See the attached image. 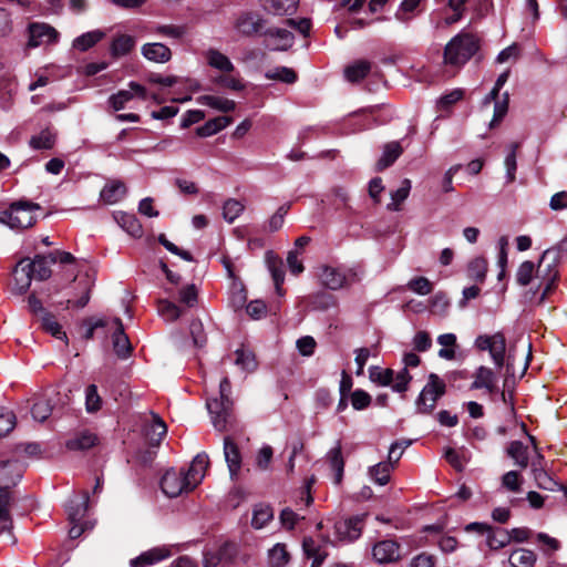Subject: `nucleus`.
I'll list each match as a JSON object with an SVG mask.
<instances>
[{"label":"nucleus","instance_id":"1","mask_svg":"<svg viewBox=\"0 0 567 567\" xmlns=\"http://www.w3.org/2000/svg\"><path fill=\"white\" fill-rule=\"evenodd\" d=\"M56 262L54 252L48 256L37 255L33 260L28 258L20 260L13 269L14 285L12 290L22 295L31 286L32 279L47 280L51 276L50 266Z\"/></svg>","mask_w":567,"mask_h":567},{"label":"nucleus","instance_id":"2","mask_svg":"<svg viewBox=\"0 0 567 567\" xmlns=\"http://www.w3.org/2000/svg\"><path fill=\"white\" fill-rule=\"evenodd\" d=\"M559 249L548 248L535 267L536 288L534 295H539L538 303H543L557 286L559 278Z\"/></svg>","mask_w":567,"mask_h":567},{"label":"nucleus","instance_id":"3","mask_svg":"<svg viewBox=\"0 0 567 567\" xmlns=\"http://www.w3.org/2000/svg\"><path fill=\"white\" fill-rule=\"evenodd\" d=\"M231 384L227 377L223 378L219 384L218 398H213L207 401L206 406L210 414L212 423L214 427L224 432L227 431L228 426L233 424L234 403L230 399Z\"/></svg>","mask_w":567,"mask_h":567},{"label":"nucleus","instance_id":"4","mask_svg":"<svg viewBox=\"0 0 567 567\" xmlns=\"http://www.w3.org/2000/svg\"><path fill=\"white\" fill-rule=\"evenodd\" d=\"M478 50L476 38L470 33H458L444 49V62L450 65H464Z\"/></svg>","mask_w":567,"mask_h":567},{"label":"nucleus","instance_id":"5","mask_svg":"<svg viewBox=\"0 0 567 567\" xmlns=\"http://www.w3.org/2000/svg\"><path fill=\"white\" fill-rule=\"evenodd\" d=\"M446 392L445 382L435 373H430L427 382L419 394L415 405L417 413L430 414L437 400Z\"/></svg>","mask_w":567,"mask_h":567},{"label":"nucleus","instance_id":"6","mask_svg":"<svg viewBox=\"0 0 567 567\" xmlns=\"http://www.w3.org/2000/svg\"><path fill=\"white\" fill-rule=\"evenodd\" d=\"M39 208V205L28 202L13 203L0 218V221L7 224L10 228L23 229L31 227L35 223L33 210Z\"/></svg>","mask_w":567,"mask_h":567},{"label":"nucleus","instance_id":"7","mask_svg":"<svg viewBox=\"0 0 567 567\" xmlns=\"http://www.w3.org/2000/svg\"><path fill=\"white\" fill-rule=\"evenodd\" d=\"M161 487L165 495L168 497H177L183 493H188L194 489L190 485L185 471L168 470L162 477Z\"/></svg>","mask_w":567,"mask_h":567},{"label":"nucleus","instance_id":"8","mask_svg":"<svg viewBox=\"0 0 567 567\" xmlns=\"http://www.w3.org/2000/svg\"><path fill=\"white\" fill-rule=\"evenodd\" d=\"M234 27L244 37L260 35L265 32L266 20L257 12L246 11L236 18Z\"/></svg>","mask_w":567,"mask_h":567},{"label":"nucleus","instance_id":"9","mask_svg":"<svg viewBox=\"0 0 567 567\" xmlns=\"http://www.w3.org/2000/svg\"><path fill=\"white\" fill-rule=\"evenodd\" d=\"M29 30V48H38L43 44H52L58 42L59 32L47 23L34 22L28 28Z\"/></svg>","mask_w":567,"mask_h":567},{"label":"nucleus","instance_id":"10","mask_svg":"<svg viewBox=\"0 0 567 567\" xmlns=\"http://www.w3.org/2000/svg\"><path fill=\"white\" fill-rule=\"evenodd\" d=\"M363 516H354L347 519H340L334 524L336 535L340 540L353 542L361 536L363 527Z\"/></svg>","mask_w":567,"mask_h":567},{"label":"nucleus","instance_id":"11","mask_svg":"<svg viewBox=\"0 0 567 567\" xmlns=\"http://www.w3.org/2000/svg\"><path fill=\"white\" fill-rule=\"evenodd\" d=\"M224 456L230 478L236 481L241 470L243 458L238 445L230 436L224 437Z\"/></svg>","mask_w":567,"mask_h":567},{"label":"nucleus","instance_id":"12","mask_svg":"<svg viewBox=\"0 0 567 567\" xmlns=\"http://www.w3.org/2000/svg\"><path fill=\"white\" fill-rule=\"evenodd\" d=\"M372 555L379 564H390L400 558V545L392 539L378 542L372 548Z\"/></svg>","mask_w":567,"mask_h":567},{"label":"nucleus","instance_id":"13","mask_svg":"<svg viewBox=\"0 0 567 567\" xmlns=\"http://www.w3.org/2000/svg\"><path fill=\"white\" fill-rule=\"evenodd\" d=\"M114 331L112 333V343L115 354L122 359H127L132 351V344L128 337L124 332V327L120 318L113 320Z\"/></svg>","mask_w":567,"mask_h":567},{"label":"nucleus","instance_id":"14","mask_svg":"<svg viewBox=\"0 0 567 567\" xmlns=\"http://www.w3.org/2000/svg\"><path fill=\"white\" fill-rule=\"evenodd\" d=\"M236 555V547L234 544L225 543L216 550H207L204 553L203 566L217 567L223 563H229Z\"/></svg>","mask_w":567,"mask_h":567},{"label":"nucleus","instance_id":"15","mask_svg":"<svg viewBox=\"0 0 567 567\" xmlns=\"http://www.w3.org/2000/svg\"><path fill=\"white\" fill-rule=\"evenodd\" d=\"M23 475V467L17 461H7L0 463V487L9 491L14 486Z\"/></svg>","mask_w":567,"mask_h":567},{"label":"nucleus","instance_id":"16","mask_svg":"<svg viewBox=\"0 0 567 567\" xmlns=\"http://www.w3.org/2000/svg\"><path fill=\"white\" fill-rule=\"evenodd\" d=\"M172 555L168 547H154L131 559V567H148L157 564Z\"/></svg>","mask_w":567,"mask_h":567},{"label":"nucleus","instance_id":"17","mask_svg":"<svg viewBox=\"0 0 567 567\" xmlns=\"http://www.w3.org/2000/svg\"><path fill=\"white\" fill-rule=\"evenodd\" d=\"M471 389H485L491 394L498 392L496 374L487 367H478L474 373V381L471 384Z\"/></svg>","mask_w":567,"mask_h":567},{"label":"nucleus","instance_id":"18","mask_svg":"<svg viewBox=\"0 0 567 567\" xmlns=\"http://www.w3.org/2000/svg\"><path fill=\"white\" fill-rule=\"evenodd\" d=\"M302 550L307 558L312 559L311 567H321L328 557L326 546L312 537H306L303 539Z\"/></svg>","mask_w":567,"mask_h":567},{"label":"nucleus","instance_id":"19","mask_svg":"<svg viewBox=\"0 0 567 567\" xmlns=\"http://www.w3.org/2000/svg\"><path fill=\"white\" fill-rule=\"evenodd\" d=\"M99 443L97 435L90 430H82L76 432L65 443V446L70 451H85Z\"/></svg>","mask_w":567,"mask_h":567},{"label":"nucleus","instance_id":"20","mask_svg":"<svg viewBox=\"0 0 567 567\" xmlns=\"http://www.w3.org/2000/svg\"><path fill=\"white\" fill-rule=\"evenodd\" d=\"M141 52L145 59L156 63H166L172 59L171 49L159 42L144 44Z\"/></svg>","mask_w":567,"mask_h":567},{"label":"nucleus","instance_id":"21","mask_svg":"<svg viewBox=\"0 0 567 567\" xmlns=\"http://www.w3.org/2000/svg\"><path fill=\"white\" fill-rule=\"evenodd\" d=\"M322 286L331 290L341 289L347 281L346 275L337 268L322 266L319 274Z\"/></svg>","mask_w":567,"mask_h":567},{"label":"nucleus","instance_id":"22","mask_svg":"<svg viewBox=\"0 0 567 567\" xmlns=\"http://www.w3.org/2000/svg\"><path fill=\"white\" fill-rule=\"evenodd\" d=\"M126 186L123 182L114 179L104 185L100 192V198L107 205L118 203L126 195Z\"/></svg>","mask_w":567,"mask_h":567},{"label":"nucleus","instance_id":"23","mask_svg":"<svg viewBox=\"0 0 567 567\" xmlns=\"http://www.w3.org/2000/svg\"><path fill=\"white\" fill-rule=\"evenodd\" d=\"M261 6L268 13L275 16H291L299 4V0H260Z\"/></svg>","mask_w":567,"mask_h":567},{"label":"nucleus","instance_id":"24","mask_svg":"<svg viewBox=\"0 0 567 567\" xmlns=\"http://www.w3.org/2000/svg\"><path fill=\"white\" fill-rule=\"evenodd\" d=\"M208 464V455L206 453H199L194 457L189 468L185 472V475L194 488L202 482Z\"/></svg>","mask_w":567,"mask_h":567},{"label":"nucleus","instance_id":"25","mask_svg":"<svg viewBox=\"0 0 567 567\" xmlns=\"http://www.w3.org/2000/svg\"><path fill=\"white\" fill-rule=\"evenodd\" d=\"M113 218L131 236L141 237L143 235V227L134 214L117 210L113 213Z\"/></svg>","mask_w":567,"mask_h":567},{"label":"nucleus","instance_id":"26","mask_svg":"<svg viewBox=\"0 0 567 567\" xmlns=\"http://www.w3.org/2000/svg\"><path fill=\"white\" fill-rule=\"evenodd\" d=\"M403 153L399 142H390L384 145L383 153L377 162V171L381 172L391 166Z\"/></svg>","mask_w":567,"mask_h":567},{"label":"nucleus","instance_id":"27","mask_svg":"<svg viewBox=\"0 0 567 567\" xmlns=\"http://www.w3.org/2000/svg\"><path fill=\"white\" fill-rule=\"evenodd\" d=\"M205 58L209 66L221 72L230 73L235 70L233 62L228 56L223 54L216 49H208L205 52Z\"/></svg>","mask_w":567,"mask_h":567},{"label":"nucleus","instance_id":"28","mask_svg":"<svg viewBox=\"0 0 567 567\" xmlns=\"http://www.w3.org/2000/svg\"><path fill=\"white\" fill-rule=\"evenodd\" d=\"M327 461L330 468L334 472V483L338 485L341 483L344 471V460L341 452L340 443L336 447L331 449L327 453Z\"/></svg>","mask_w":567,"mask_h":567},{"label":"nucleus","instance_id":"29","mask_svg":"<svg viewBox=\"0 0 567 567\" xmlns=\"http://www.w3.org/2000/svg\"><path fill=\"white\" fill-rule=\"evenodd\" d=\"M11 494L3 486L0 487V523L2 524L1 532H11L12 519L10 516Z\"/></svg>","mask_w":567,"mask_h":567},{"label":"nucleus","instance_id":"30","mask_svg":"<svg viewBox=\"0 0 567 567\" xmlns=\"http://www.w3.org/2000/svg\"><path fill=\"white\" fill-rule=\"evenodd\" d=\"M371 66L370 61L358 60L344 69V76L349 82H359L370 73Z\"/></svg>","mask_w":567,"mask_h":567},{"label":"nucleus","instance_id":"31","mask_svg":"<svg viewBox=\"0 0 567 567\" xmlns=\"http://www.w3.org/2000/svg\"><path fill=\"white\" fill-rule=\"evenodd\" d=\"M535 265L533 261H523L516 271V281L519 286L526 287L530 285V291L534 293L536 288Z\"/></svg>","mask_w":567,"mask_h":567},{"label":"nucleus","instance_id":"32","mask_svg":"<svg viewBox=\"0 0 567 567\" xmlns=\"http://www.w3.org/2000/svg\"><path fill=\"white\" fill-rule=\"evenodd\" d=\"M536 554L526 548H517L509 555L508 561L512 567H534Z\"/></svg>","mask_w":567,"mask_h":567},{"label":"nucleus","instance_id":"33","mask_svg":"<svg viewBox=\"0 0 567 567\" xmlns=\"http://www.w3.org/2000/svg\"><path fill=\"white\" fill-rule=\"evenodd\" d=\"M507 455L514 460V463L522 467L526 468L529 463L528 458V446H526L520 441H513L509 443L507 447Z\"/></svg>","mask_w":567,"mask_h":567},{"label":"nucleus","instance_id":"34","mask_svg":"<svg viewBox=\"0 0 567 567\" xmlns=\"http://www.w3.org/2000/svg\"><path fill=\"white\" fill-rule=\"evenodd\" d=\"M231 122L233 118L229 116H217L207 121L203 126L198 127L197 134L202 137L212 136L227 127Z\"/></svg>","mask_w":567,"mask_h":567},{"label":"nucleus","instance_id":"35","mask_svg":"<svg viewBox=\"0 0 567 567\" xmlns=\"http://www.w3.org/2000/svg\"><path fill=\"white\" fill-rule=\"evenodd\" d=\"M197 102L225 113L234 111L236 107L235 101L216 95H202Z\"/></svg>","mask_w":567,"mask_h":567},{"label":"nucleus","instance_id":"36","mask_svg":"<svg viewBox=\"0 0 567 567\" xmlns=\"http://www.w3.org/2000/svg\"><path fill=\"white\" fill-rule=\"evenodd\" d=\"M489 354L497 368L503 367L505 362V352H506V340L503 333L496 332L494 333V339L491 344Z\"/></svg>","mask_w":567,"mask_h":567},{"label":"nucleus","instance_id":"37","mask_svg":"<svg viewBox=\"0 0 567 567\" xmlns=\"http://www.w3.org/2000/svg\"><path fill=\"white\" fill-rule=\"evenodd\" d=\"M509 543L511 536L507 530L501 528L495 529L491 526V530H488L486 535V544L491 549L496 550L503 548Z\"/></svg>","mask_w":567,"mask_h":567},{"label":"nucleus","instance_id":"38","mask_svg":"<svg viewBox=\"0 0 567 567\" xmlns=\"http://www.w3.org/2000/svg\"><path fill=\"white\" fill-rule=\"evenodd\" d=\"M487 260L483 257L472 259L466 269L467 277L478 282H483L487 272Z\"/></svg>","mask_w":567,"mask_h":567},{"label":"nucleus","instance_id":"39","mask_svg":"<svg viewBox=\"0 0 567 567\" xmlns=\"http://www.w3.org/2000/svg\"><path fill=\"white\" fill-rule=\"evenodd\" d=\"M89 502L87 493H84L83 498L71 499L66 505V512L70 523H80L86 512V505Z\"/></svg>","mask_w":567,"mask_h":567},{"label":"nucleus","instance_id":"40","mask_svg":"<svg viewBox=\"0 0 567 567\" xmlns=\"http://www.w3.org/2000/svg\"><path fill=\"white\" fill-rule=\"evenodd\" d=\"M264 35L279 40V44L274 48L275 50H288L293 44L295 40V37L290 31L279 28L267 29L265 30Z\"/></svg>","mask_w":567,"mask_h":567},{"label":"nucleus","instance_id":"41","mask_svg":"<svg viewBox=\"0 0 567 567\" xmlns=\"http://www.w3.org/2000/svg\"><path fill=\"white\" fill-rule=\"evenodd\" d=\"M411 190V181L405 178L402 181L400 187L391 193L392 202L388 204L386 208L391 212H399L401 204L408 198Z\"/></svg>","mask_w":567,"mask_h":567},{"label":"nucleus","instance_id":"42","mask_svg":"<svg viewBox=\"0 0 567 567\" xmlns=\"http://www.w3.org/2000/svg\"><path fill=\"white\" fill-rule=\"evenodd\" d=\"M274 517V511L269 505L259 504L256 505L252 512L251 525L256 529H260L266 526Z\"/></svg>","mask_w":567,"mask_h":567},{"label":"nucleus","instance_id":"43","mask_svg":"<svg viewBox=\"0 0 567 567\" xmlns=\"http://www.w3.org/2000/svg\"><path fill=\"white\" fill-rule=\"evenodd\" d=\"M533 476L536 485L542 489L555 491L559 487L558 483L544 470L543 466L533 464Z\"/></svg>","mask_w":567,"mask_h":567},{"label":"nucleus","instance_id":"44","mask_svg":"<svg viewBox=\"0 0 567 567\" xmlns=\"http://www.w3.org/2000/svg\"><path fill=\"white\" fill-rule=\"evenodd\" d=\"M103 37L104 33L100 30L90 31L75 38L73 41V47L80 51H86L99 41H101Z\"/></svg>","mask_w":567,"mask_h":567},{"label":"nucleus","instance_id":"45","mask_svg":"<svg viewBox=\"0 0 567 567\" xmlns=\"http://www.w3.org/2000/svg\"><path fill=\"white\" fill-rule=\"evenodd\" d=\"M40 321H41V328L45 332L50 333L51 336H53L56 339H61V340L65 339L66 340L65 332L62 331L61 324L56 321L55 317L51 312H48V313H44V316H41Z\"/></svg>","mask_w":567,"mask_h":567},{"label":"nucleus","instance_id":"46","mask_svg":"<svg viewBox=\"0 0 567 567\" xmlns=\"http://www.w3.org/2000/svg\"><path fill=\"white\" fill-rule=\"evenodd\" d=\"M393 470L392 461L380 462L369 471L371 478L379 485H385L390 480V473Z\"/></svg>","mask_w":567,"mask_h":567},{"label":"nucleus","instance_id":"47","mask_svg":"<svg viewBox=\"0 0 567 567\" xmlns=\"http://www.w3.org/2000/svg\"><path fill=\"white\" fill-rule=\"evenodd\" d=\"M437 342L443 347L439 351V357L445 360H453L455 358L456 336L454 333L441 334L437 338Z\"/></svg>","mask_w":567,"mask_h":567},{"label":"nucleus","instance_id":"48","mask_svg":"<svg viewBox=\"0 0 567 567\" xmlns=\"http://www.w3.org/2000/svg\"><path fill=\"white\" fill-rule=\"evenodd\" d=\"M55 143V134L50 130H43L30 138V146L34 150H51Z\"/></svg>","mask_w":567,"mask_h":567},{"label":"nucleus","instance_id":"49","mask_svg":"<svg viewBox=\"0 0 567 567\" xmlns=\"http://www.w3.org/2000/svg\"><path fill=\"white\" fill-rule=\"evenodd\" d=\"M135 47V39L127 34L116 37L111 45L112 54L116 56L127 54Z\"/></svg>","mask_w":567,"mask_h":567},{"label":"nucleus","instance_id":"50","mask_svg":"<svg viewBox=\"0 0 567 567\" xmlns=\"http://www.w3.org/2000/svg\"><path fill=\"white\" fill-rule=\"evenodd\" d=\"M268 559L270 567H284L289 561V554L286 549V545L276 544L268 551Z\"/></svg>","mask_w":567,"mask_h":567},{"label":"nucleus","instance_id":"51","mask_svg":"<svg viewBox=\"0 0 567 567\" xmlns=\"http://www.w3.org/2000/svg\"><path fill=\"white\" fill-rule=\"evenodd\" d=\"M235 364L243 370L252 372L257 368V362L251 351L240 348L235 351Z\"/></svg>","mask_w":567,"mask_h":567},{"label":"nucleus","instance_id":"52","mask_svg":"<svg viewBox=\"0 0 567 567\" xmlns=\"http://www.w3.org/2000/svg\"><path fill=\"white\" fill-rule=\"evenodd\" d=\"M166 432V424L158 416H154L152 424L146 431V436L152 445H157L165 436Z\"/></svg>","mask_w":567,"mask_h":567},{"label":"nucleus","instance_id":"53","mask_svg":"<svg viewBox=\"0 0 567 567\" xmlns=\"http://www.w3.org/2000/svg\"><path fill=\"white\" fill-rule=\"evenodd\" d=\"M519 147L518 143H512L509 145V152L505 157L504 165L506 168V179L507 183H513L516 178V169H517V162H516V153Z\"/></svg>","mask_w":567,"mask_h":567},{"label":"nucleus","instance_id":"54","mask_svg":"<svg viewBox=\"0 0 567 567\" xmlns=\"http://www.w3.org/2000/svg\"><path fill=\"white\" fill-rule=\"evenodd\" d=\"M157 311L164 320L169 322L177 320L183 313L178 306L168 300H161Z\"/></svg>","mask_w":567,"mask_h":567},{"label":"nucleus","instance_id":"55","mask_svg":"<svg viewBox=\"0 0 567 567\" xmlns=\"http://www.w3.org/2000/svg\"><path fill=\"white\" fill-rule=\"evenodd\" d=\"M266 78L292 84L297 81V73L290 68L278 66L274 70L268 71L266 73Z\"/></svg>","mask_w":567,"mask_h":567},{"label":"nucleus","instance_id":"56","mask_svg":"<svg viewBox=\"0 0 567 567\" xmlns=\"http://www.w3.org/2000/svg\"><path fill=\"white\" fill-rule=\"evenodd\" d=\"M412 380L410 372L402 368L399 372L393 371V382L390 384L392 390L398 393H403L409 389V384Z\"/></svg>","mask_w":567,"mask_h":567},{"label":"nucleus","instance_id":"57","mask_svg":"<svg viewBox=\"0 0 567 567\" xmlns=\"http://www.w3.org/2000/svg\"><path fill=\"white\" fill-rule=\"evenodd\" d=\"M309 303L315 310H327L336 305L333 296L326 292H317L309 297Z\"/></svg>","mask_w":567,"mask_h":567},{"label":"nucleus","instance_id":"58","mask_svg":"<svg viewBox=\"0 0 567 567\" xmlns=\"http://www.w3.org/2000/svg\"><path fill=\"white\" fill-rule=\"evenodd\" d=\"M102 406V399L97 393L95 384H91L85 390V408L89 413L97 412Z\"/></svg>","mask_w":567,"mask_h":567},{"label":"nucleus","instance_id":"59","mask_svg":"<svg viewBox=\"0 0 567 567\" xmlns=\"http://www.w3.org/2000/svg\"><path fill=\"white\" fill-rule=\"evenodd\" d=\"M153 32L171 39H181L186 33V29L182 25L176 24H162L156 25L153 29Z\"/></svg>","mask_w":567,"mask_h":567},{"label":"nucleus","instance_id":"60","mask_svg":"<svg viewBox=\"0 0 567 567\" xmlns=\"http://www.w3.org/2000/svg\"><path fill=\"white\" fill-rule=\"evenodd\" d=\"M31 413L35 421L44 422L52 413L50 402L45 399L38 400L33 403Z\"/></svg>","mask_w":567,"mask_h":567},{"label":"nucleus","instance_id":"61","mask_svg":"<svg viewBox=\"0 0 567 567\" xmlns=\"http://www.w3.org/2000/svg\"><path fill=\"white\" fill-rule=\"evenodd\" d=\"M244 210V205L237 199H228L223 207V216L228 223H233Z\"/></svg>","mask_w":567,"mask_h":567},{"label":"nucleus","instance_id":"62","mask_svg":"<svg viewBox=\"0 0 567 567\" xmlns=\"http://www.w3.org/2000/svg\"><path fill=\"white\" fill-rule=\"evenodd\" d=\"M536 540L540 545V549L546 555H549L560 549V543L556 538L549 536L546 533H538L536 535Z\"/></svg>","mask_w":567,"mask_h":567},{"label":"nucleus","instance_id":"63","mask_svg":"<svg viewBox=\"0 0 567 567\" xmlns=\"http://www.w3.org/2000/svg\"><path fill=\"white\" fill-rule=\"evenodd\" d=\"M16 425V415L12 411L0 410V437L9 434Z\"/></svg>","mask_w":567,"mask_h":567},{"label":"nucleus","instance_id":"64","mask_svg":"<svg viewBox=\"0 0 567 567\" xmlns=\"http://www.w3.org/2000/svg\"><path fill=\"white\" fill-rule=\"evenodd\" d=\"M508 111V93H505L502 100L495 102L494 115L489 123L491 127L496 126L507 114Z\"/></svg>","mask_w":567,"mask_h":567}]
</instances>
